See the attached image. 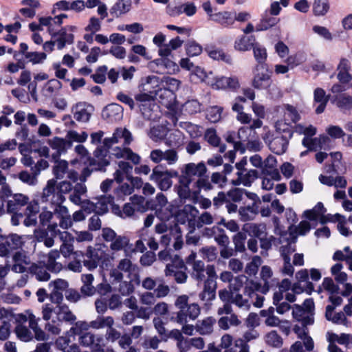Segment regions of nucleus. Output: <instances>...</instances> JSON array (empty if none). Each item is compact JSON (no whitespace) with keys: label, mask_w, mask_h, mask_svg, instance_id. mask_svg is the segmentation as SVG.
Returning <instances> with one entry per match:
<instances>
[{"label":"nucleus","mask_w":352,"mask_h":352,"mask_svg":"<svg viewBox=\"0 0 352 352\" xmlns=\"http://www.w3.org/2000/svg\"><path fill=\"white\" fill-rule=\"evenodd\" d=\"M314 308L315 305L313 299H306L302 306L298 305H294L292 316L303 327L311 325L314 322Z\"/></svg>","instance_id":"7"},{"label":"nucleus","mask_w":352,"mask_h":352,"mask_svg":"<svg viewBox=\"0 0 352 352\" xmlns=\"http://www.w3.org/2000/svg\"><path fill=\"white\" fill-rule=\"evenodd\" d=\"M151 65H155L157 67H160V69L157 70V72L159 73H170L175 72L177 68V65L167 57L157 58L153 60L151 63Z\"/></svg>","instance_id":"48"},{"label":"nucleus","mask_w":352,"mask_h":352,"mask_svg":"<svg viewBox=\"0 0 352 352\" xmlns=\"http://www.w3.org/2000/svg\"><path fill=\"white\" fill-rule=\"evenodd\" d=\"M325 212L326 209L323 204L318 202L311 210H305L304 212V216L311 221H316L322 216Z\"/></svg>","instance_id":"56"},{"label":"nucleus","mask_w":352,"mask_h":352,"mask_svg":"<svg viewBox=\"0 0 352 352\" xmlns=\"http://www.w3.org/2000/svg\"><path fill=\"white\" fill-rule=\"evenodd\" d=\"M47 142L50 148L55 151L52 155L53 160L58 159L62 154L67 152V148L72 146V144L68 142L66 139L59 137L49 139Z\"/></svg>","instance_id":"19"},{"label":"nucleus","mask_w":352,"mask_h":352,"mask_svg":"<svg viewBox=\"0 0 352 352\" xmlns=\"http://www.w3.org/2000/svg\"><path fill=\"white\" fill-rule=\"evenodd\" d=\"M218 326L221 329L224 331L228 330L231 327H238L241 324V321L239 319L235 314H230L229 316L221 317L218 322Z\"/></svg>","instance_id":"41"},{"label":"nucleus","mask_w":352,"mask_h":352,"mask_svg":"<svg viewBox=\"0 0 352 352\" xmlns=\"http://www.w3.org/2000/svg\"><path fill=\"white\" fill-rule=\"evenodd\" d=\"M15 333L19 339L23 342L30 341L33 338V335L30 330L26 326L18 324L15 327Z\"/></svg>","instance_id":"64"},{"label":"nucleus","mask_w":352,"mask_h":352,"mask_svg":"<svg viewBox=\"0 0 352 352\" xmlns=\"http://www.w3.org/2000/svg\"><path fill=\"white\" fill-rule=\"evenodd\" d=\"M11 270L16 273L23 274L27 272V267L31 265V258L25 251H17L12 256Z\"/></svg>","instance_id":"17"},{"label":"nucleus","mask_w":352,"mask_h":352,"mask_svg":"<svg viewBox=\"0 0 352 352\" xmlns=\"http://www.w3.org/2000/svg\"><path fill=\"white\" fill-rule=\"evenodd\" d=\"M280 243L283 241V240H287V243L285 245H282L280 248V255L282 258H285V256H290V255L295 252L296 246H295V239L289 235V238H285L284 236L281 237Z\"/></svg>","instance_id":"57"},{"label":"nucleus","mask_w":352,"mask_h":352,"mask_svg":"<svg viewBox=\"0 0 352 352\" xmlns=\"http://www.w3.org/2000/svg\"><path fill=\"white\" fill-rule=\"evenodd\" d=\"M114 324V319L111 316H98L91 321V327L95 329L111 327Z\"/></svg>","instance_id":"54"},{"label":"nucleus","mask_w":352,"mask_h":352,"mask_svg":"<svg viewBox=\"0 0 352 352\" xmlns=\"http://www.w3.org/2000/svg\"><path fill=\"white\" fill-rule=\"evenodd\" d=\"M191 267V277L197 281L204 280L206 274H207V267H205L204 263L199 260L197 262L192 263Z\"/></svg>","instance_id":"45"},{"label":"nucleus","mask_w":352,"mask_h":352,"mask_svg":"<svg viewBox=\"0 0 352 352\" xmlns=\"http://www.w3.org/2000/svg\"><path fill=\"white\" fill-rule=\"evenodd\" d=\"M140 110L146 120L155 121L160 117L159 106L155 102L147 105L142 104Z\"/></svg>","instance_id":"36"},{"label":"nucleus","mask_w":352,"mask_h":352,"mask_svg":"<svg viewBox=\"0 0 352 352\" xmlns=\"http://www.w3.org/2000/svg\"><path fill=\"white\" fill-rule=\"evenodd\" d=\"M60 252L58 250H52L47 254L45 265L48 271L54 273H58L61 271L63 265L56 260L60 258Z\"/></svg>","instance_id":"30"},{"label":"nucleus","mask_w":352,"mask_h":352,"mask_svg":"<svg viewBox=\"0 0 352 352\" xmlns=\"http://www.w3.org/2000/svg\"><path fill=\"white\" fill-rule=\"evenodd\" d=\"M211 20L228 27L234 23V13L230 12H219L211 15Z\"/></svg>","instance_id":"43"},{"label":"nucleus","mask_w":352,"mask_h":352,"mask_svg":"<svg viewBox=\"0 0 352 352\" xmlns=\"http://www.w3.org/2000/svg\"><path fill=\"white\" fill-rule=\"evenodd\" d=\"M133 140L131 132L126 128H117L113 133L112 137L106 138L103 140L104 146L110 148L115 144L120 143L124 147L116 146L112 149V155L116 158H123L131 161L134 164L140 162V156L134 153L131 148L126 147Z\"/></svg>","instance_id":"2"},{"label":"nucleus","mask_w":352,"mask_h":352,"mask_svg":"<svg viewBox=\"0 0 352 352\" xmlns=\"http://www.w3.org/2000/svg\"><path fill=\"white\" fill-rule=\"evenodd\" d=\"M205 140L212 146H219V152L223 153L226 149L225 144H220L221 139L217 135L216 130L210 128L208 129L204 134Z\"/></svg>","instance_id":"50"},{"label":"nucleus","mask_w":352,"mask_h":352,"mask_svg":"<svg viewBox=\"0 0 352 352\" xmlns=\"http://www.w3.org/2000/svg\"><path fill=\"white\" fill-rule=\"evenodd\" d=\"M91 106L85 102H78L72 107L74 118L78 122H87L91 117V112L89 111Z\"/></svg>","instance_id":"29"},{"label":"nucleus","mask_w":352,"mask_h":352,"mask_svg":"<svg viewBox=\"0 0 352 352\" xmlns=\"http://www.w3.org/2000/svg\"><path fill=\"white\" fill-rule=\"evenodd\" d=\"M160 78L156 76H148L146 78V82L142 85L143 90L148 93H141L135 96V100L139 102V107L142 104H149L155 102L154 97L157 95L155 89L159 86Z\"/></svg>","instance_id":"8"},{"label":"nucleus","mask_w":352,"mask_h":352,"mask_svg":"<svg viewBox=\"0 0 352 352\" xmlns=\"http://www.w3.org/2000/svg\"><path fill=\"white\" fill-rule=\"evenodd\" d=\"M102 152L100 148L96 149L94 152L96 159L91 164L96 166L95 170H104V168L109 164V161L105 157L106 156H102Z\"/></svg>","instance_id":"58"},{"label":"nucleus","mask_w":352,"mask_h":352,"mask_svg":"<svg viewBox=\"0 0 352 352\" xmlns=\"http://www.w3.org/2000/svg\"><path fill=\"white\" fill-rule=\"evenodd\" d=\"M94 277L91 274H82L81 280L83 283L80 292L85 296H91L96 294L95 287L92 285Z\"/></svg>","instance_id":"40"},{"label":"nucleus","mask_w":352,"mask_h":352,"mask_svg":"<svg viewBox=\"0 0 352 352\" xmlns=\"http://www.w3.org/2000/svg\"><path fill=\"white\" fill-rule=\"evenodd\" d=\"M42 317L47 321L45 325V331L54 336L60 333L63 322L73 324L76 320V315L65 303L55 306L49 303L44 305L42 307Z\"/></svg>","instance_id":"1"},{"label":"nucleus","mask_w":352,"mask_h":352,"mask_svg":"<svg viewBox=\"0 0 352 352\" xmlns=\"http://www.w3.org/2000/svg\"><path fill=\"white\" fill-rule=\"evenodd\" d=\"M55 164L53 166V174L55 176V179H61L65 177L67 174L69 167L68 162L64 160H54Z\"/></svg>","instance_id":"52"},{"label":"nucleus","mask_w":352,"mask_h":352,"mask_svg":"<svg viewBox=\"0 0 352 352\" xmlns=\"http://www.w3.org/2000/svg\"><path fill=\"white\" fill-rule=\"evenodd\" d=\"M208 85L214 89H236L239 87V80L236 77H214V75L211 80H208Z\"/></svg>","instance_id":"18"},{"label":"nucleus","mask_w":352,"mask_h":352,"mask_svg":"<svg viewBox=\"0 0 352 352\" xmlns=\"http://www.w3.org/2000/svg\"><path fill=\"white\" fill-rule=\"evenodd\" d=\"M56 35L58 37L55 42L57 45V48L60 50L64 48L66 44H71L74 42V35L67 33L65 29L59 30Z\"/></svg>","instance_id":"55"},{"label":"nucleus","mask_w":352,"mask_h":352,"mask_svg":"<svg viewBox=\"0 0 352 352\" xmlns=\"http://www.w3.org/2000/svg\"><path fill=\"white\" fill-rule=\"evenodd\" d=\"M154 209L158 218L162 220L168 219L170 212L167 210V199L163 193H158L155 197Z\"/></svg>","instance_id":"27"},{"label":"nucleus","mask_w":352,"mask_h":352,"mask_svg":"<svg viewBox=\"0 0 352 352\" xmlns=\"http://www.w3.org/2000/svg\"><path fill=\"white\" fill-rule=\"evenodd\" d=\"M289 138L284 135L276 136L268 143L270 149L277 155L284 153L287 150Z\"/></svg>","instance_id":"28"},{"label":"nucleus","mask_w":352,"mask_h":352,"mask_svg":"<svg viewBox=\"0 0 352 352\" xmlns=\"http://www.w3.org/2000/svg\"><path fill=\"white\" fill-rule=\"evenodd\" d=\"M86 192V186L82 183H77L69 196V200L75 205H80L82 200V196L85 195Z\"/></svg>","instance_id":"44"},{"label":"nucleus","mask_w":352,"mask_h":352,"mask_svg":"<svg viewBox=\"0 0 352 352\" xmlns=\"http://www.w3.org/2000/svg\"><path fill=\"white\" fill-rule=\"evenodd\" d=\"M272 72L266 64L256 65L254 69L252 85L256 89H264L270 87Z\"/></svg>","instance_id":"13"},{"label":"nucleus","mask_w":352,"mask_h":352,"mask_svg":"<svg viewBox=\"0 0 352 352\" xmlns=\"http://www.w3.org/2000/svg\"><path fill=\"white\" fill-rule=\"evenodd\" d=\"M276 131L278 133H284L285 135L289 138H292V131L291 130V123L287 121L284 117L280 120H278L275 122Z\"/></svg>","instance_id":"63"},{"label":"nucleus","mask_w":352,"mask_h":352,"mask_svg":"<svg viewBox=\"0 0 352 352\" xmlns=\"http://www.w3.org/2000/svg\"><path fill=\"white\" fill-rule=\"evenodd\" d=\"M102 236L106 242L110 243L109 248L113 253L120 251H124L126 255L129 253L132 244L128 236L118 235L113 230L109 228L102 229Z\"/></svg>","instance_id":"5"},{"label":"nucleus","mask_w":352,"mask_h":352,"mask_svg":"<svg viewBox=\"0 0 352 352\" xmlns=\"http://www.w3.org/2000/svg\"><path fill=\"white\" fill-rule=\"evenodd\" d=\"M123 272L126 273L129 278L133 277L136 284H140L139 267L128 258L120 259L116 267L110 271L109 276L113 280V283L124 278Z\"/></svg>","instance_id":"4"},{"label":"nucleus","mask_w":352,"mask_h":352,"mask_svg":"<svg viewBox=\"0 0 352 352\" xmlns=\"http://www.w3.org/2000/svg\"><path fill=\"white\" fill-rule=\"evenodd\" d=\"M192 182L185 179L184 178L178 176V184L176 186L177 192L179 197L182 199H189L191 196V190L190 184Z\"/></svg>","instance_id":"49"},{"label":"nucleus","mask_w":352,"mask_h":352,"mask_svg":"<svg viewBox=\"0 0 352 352\" xmlns=\"http://www.w3.org/2000/svg\"><path fill=\"white\" fill-rule=\"evenodd\" d=\"M260 276L262 281L263 282V286H261L259 283L250 280L249 284L253 287L255 291H260L263 294L267 293L270 289L276 287L278 285V279L273 277V272L270 267L264 265L262 267Z\"/></svg>","instance_id":"12"},{"label":"nucleus","mask_w":352,"mask_h":352,"mask_svg":"<svg viewBox=\"0 0 352 352\" xmlns=\"http://www.w3.org/2000/svg\"><path fill=\"white\" fill-rule=\"evenodd\" d=\"M333 311V307H326L325 317L327 320L336 324H342L348 327L349 320L344 313L342 311L334 313Z\"/></svg>","instance_id":"33"},{"label":"nucleus","mask_w":352,"mask_h":352,"mask_svg":"<svg viewBox=\"0 0 352 352\" xmlns=\"http://www.w3.org/2000/svg\"><path fill=\"white\" fill-rule=\"evenodd\" d=\"M259 207L255 205H248L241 207L239 210L240 219L243 221L253 220L258 214Z\"/></svg>","instance_id":"47"},{"label":"nucleus","mask_w":352,"mask_h":352,"mask_svg":"<svg viewBox=\"0 0 352 352\" xmlns=\"http://www.w3.org/2000/svg\"><path fill=\"white\" fill-rule=\"evenodd\" d=\"M236 175L237 179L232 180V184L234 186L243 184L245 186H251L252 183L258 177V171L254 169L238 171Z\"/></svg>","instance_id":"26"},{"label":"nucleus","mask_w":352,"mask_h":352,"mask_svg":"<svg viewBox=\"0 0 352 352\" xmlns=\"http://www.w3.org/2000/svg\"><path fill=\"white\" fill-rule=\"evenodd\" d=\"M256 43L254 36L243 35L237 38L234 42V48L241 52L248 51Z\"/></svg>","instance_id":"38"},{"label":"nucleus","mask_w":352,"mask_h":352,"mask_svg":"<svg viewBox=\"0 0 352 352\" xmlns=\"http://www.w3.org/2000/svg\"><path fill=\"white\" fill-rule=\"evenodd\" d=\"M179 173L175 170H163L159 166H155L150 175V179L156 183L157 187L162 191L170 189L173 185L172 178L178 177Z\"/></svg>","instance_id":"9"},{"label":"nucleus","mask_w":352,"mask_h":352,"mask_svg":"<svg viewBox=\"0 0 352 352\" xmlns=\"http://www.w3.org/2000/svg\"><path fill=\"white\" fill-rule=\"evenodd\" d=\"M57 235H53L52 230L47 228V230H41L36 232L35 236L38 242H43L47 248H52L54 245V238Z\"/></svg>","instance_id":"51"},{"label":"nucleus","mask_w":352,"mask_h":352,"mask_svg":"<svg viewBox=\"0 0 352 352\" xmlns=\"http://www.w3.org/2000/svg\"><path fill=\"white\" fill-rule=\"evenodd\" d=\"M24 243L23 238L17 234L6 236L4 241L0 244V256H8L11 250L21 248Z\"/></svg>","instance_id":"16"},{"label":"nucleus","mask_w":352,"mask_h":352,"mask_svg":"<svg viewBox=\"0 0 352 352\" xmlns=\"http://www.w3.org/2000/svg\"><path fill=\"white\" fill-rule=\"evenodd\" d=\"M131 0H118L111 8V14L116 17L129 12L131 8Z\"/></svg>","instance_id":"42"},{"label":"nucleus","mask_w":352,"mask_h":352,"mask_svg":"<svg viewBox=\"0 0 352 352\" xmlns=\"http://www.w3.org/2000/svg\"><path fill=\"white\" fill-rule=\"evenodd\" d=\"M43 203H47L52 206L56 204H63L65 201L64 195H61L57 188V181L55 179H49L46 186L43 188L40 195Z\"/></svg>","instance_id":"11"},{"label":"nucleus","mask_w":352,"mask_h":352,"mask_svg":"<svg viewBox=\"0 0 352 352\" xmlns=\"http://www.w3.org/2000/svg\"><path fill=\"white\" fill-rule=\"evenodd\" d=\"M277 161L275 157L269 155L264 161L261 169L263 175H268L272 179L279 181L281 178L278 170L276 168Z\"/></svg>","instance_id":"24"},{"label":"nucleus","mask_w":352,"mask_h":352,"mask_svg":"<svg viewBox=\"0 0 352 352\" xmlns=\"http://www.w3.org/2000/svg\"><path fill=\"white\" fill-rule=\"evenodd\" d=\"M187 295H181L177 298L175 306L178 309L175 320L179 324H186L188 320H195L201 314V307L197 303H188Z\"/></svg>","instance_id":"3"},{"label":"nucleus","mask_w":352,"mask_h":352,"mask_svg":"<svg viewBox=\"0 0 352 352\" xmlns=\"http://www.w3.org/2000/svg\"><path fill=\"white\" fill-rule=\"evenodd\" d=\"M94 200L95 213L97 214H104L109 210V206L114 201V197L111 195H103L100 197H96Z\"/></svg>","instance_id":"32"},{"label":"nucleus","mask_w":352,"mask_h":352,"mask_svg":"<svg viewBox=\"0 0 352 352\" xmlns=\"http://www.w3.org/2000/svg\"><path fill=\"white\" fill-rule=\"evenodd\" d=\"M322 290H324L330 295H332L338 294L340 288L336 284H335L331 278L327 277L323 279L322 285L319 287L318 293L321 292Z\"/></svg>","instance_id":"59"},{"label":"nucleus","mask_w":352,"mask_h":352,"mask_svg":"<svg viewBox=\"0 0 352 352\" xmlns=\"http://www.w3.org/2000/svg\"><path fill=\"white\" fill-rule=\"evenodd\" d=\"M217 323V320L213 316H207L196 322V331L201 336L211 335Z\"/></svg>","instance_id":"25"},{"label":"nucleus","mask_w":352,"mask_h":352,"mask_svg":"<svg viewBox=\"0 0 352 352\" xmlns=\"http://www.w3.org/2000/svg\"><path fill=\"white\" fill-rule=\"evenodd\" d=\"M21 318L23 321H28L29 327L34 331V337L37 340H45L48 336L45 332L39 327V318H36L32 313L27 312V315L21 316Z\"/></svg>","instance_id":"23"},{"label":"nucleus","mask_w":352,"mask_h":352,"mask_svg":"<svg viewBox=\"0 0 352 352\" xmlns=\"http://www.w3.org/2000/svg\"><path fill=\"white\" fill-rule=\"evenodd\" d=\"M149 158L155 164L165 161L168 165L172 166L177 162L179 155L177 151L174 148H170L166 151L157 148L151 151Z\"/></svg>","instance_id":"14"},{"label":"nucleus","mask_w":352,"mask_h":352,"mask_svg":"<svg viewBox=\"0 0 352 352\" xmlns=\"http://www.w3.org/2000/svg\"><path fill=\"white\" fill-rule=\"evenodd\" d=\"M314 101L320 104L316 109V113L320 114L324 112L327 104L329 100V95H326L324 90L322 88H316L314 93Z\"/></svg>","instance_id":"39"},{"label":"nucleus","mask_w":352,"mask_h":352,"mask_svg":"<svg viewBox=\"0 0 352 352\" xmlns=\"http://www.w3.org/2000/svg\"><path fill=\"white\" fill-rule=\"evenodd\" d=\"M123 116V108L118 104L111 103L106 106L102 111V117L109 122L120 120Z\"/></svg>","instance_id":"20"},{"label":"nucleus","mask_w":352,"mask_h":352,"mask_svg":"<svg viewBox=\"0 0 352 352\" xmlns=\"http://www.w3.org/2000/svg\"><path fill=\"white\" fill-rule=\"evenodd\" d=\"M207 171L206 166L204 163L199 162L198 164L188 163L184 165L181 171L180 177L192 182L195 177L201 178Z\"/></svg>","instance_id":"15"},{"label":"nucleus","mask_w":352,"mask_h":352,"mask_svg":"<svg viewBox=\"0 0 352 352\" xmlns=\"http://www.w3.org/2000/svg\"><path fill=\"white\" fill-rule=\"evenodd\" d=\"M101 338H96L95 335L90 332L82 333L79 338V342L84 346H91L96 349V352H104L103 349L99 344Z\"/></svg>","instance_id":"31"},{"label":"nucleus","mask_w":352,"mask_h":352,"mask_svg":"<svg viewBox=\"0 0 352 352\" xmlns=\"http://www.w3.org/2000/svg\"><path fill=\"white\" fill-rule=\"evenodd\" d=\"M203 235L208 238H213L219 245L230 244L229 237L226 235L225 230L218 226L205 228Z\"/></svg>","instance_id":"22"},{"label":"nucleus","mask_w":352,"mask_h":352,"mask_svg":"<svg viewBox=\"0 0 352 352\" xmlns=\"http://www.w3.org/2000/svg\"><path fill=\"white\" fill-rule=\"evenodd\" d=\"M265 339L267 344L274 348H280L283 344V338L276 331H271L267 333Z\"/></svg>","instance_id":"60"},{"label":"nucleus","mask_w":352,"mask_h":352,"mask_svg":"<svg viewBox=\"0 0 352 352\" xmlns=\"http://www.w3.org/2000/svg\"><path fill=\"white\" fill-rule=\"evenodd\" d=\"M85 256L87 258H92L93 260L99 263L100 261L104 258L105 252L100 247L92 248L89 246L87 250Z\"/></svg>","instance_id":"62"},{"label":"nucleus","mask_w":352,"mask_h":352,"mask_svg":"<svg viewBox=\"0 0 352 352\" xmlns=\"http://www.w3.org/2000/svg\"><path fill=\"white\" fill-rule=\"evenodd\" d=\"M49 228L52 230L53 235H58L61 245L60 246V254H61L63 257L69 258L72 255L78 256V252L74 251V243L75 238L71 233L67 231H60L58 229L57 223H52L49 225Z\"/></svg>","instance_id":"6"},{"label":"nucleus","mask_w":352,"mask_h":352,"mask_svg":"<svg viewBox=\"0 0 352 352\" xmlns=\"http://www.w3.org/2000/svg\"><path fill=\"white\" fill-rule=\"evenodd\" d=\"M29 202V197L22 193H15L10 196L7 203V210L10 213L18 212Z\"/></svg>","instance_id":"21"},{"label":"nucleus","mask_w":352,"mask_h":352,"mask_svg":"<svg viewBox=\"0 0 352 352\" xmlns=\"http://www.w3.org/2000/svg\"><path fill=\"white\" fill-rule=\"evenodd\" d=\"M45 265L32 263L29 267V272L35 275L36 278L39 281H47L50 278V274L47 272Z\"/></svg>","instance_id":"46"},{"label":"nucleus","mask_w":352,"mask_h":352,"mask_svg":"<svg viewBox=\"0 0 352 352\" xmlns=\"http://www.w3.org/2000/svg\"><path fill=\"white\" fill-rule=\"evenodd\" d=\"M168 129L163 125L151 127L148 133L149 138L154 142H160L167 135Z\"/></svg>","instance_id":"53"},{"label":"nucleus","mask_w":352,"mask_h":352,"mask_svg":"<svg viewBox=\"0 0 352 352\" xmlns=\"http://www.w3.org/2000/svg\"><path fill=\"white\" fill-rule=\"evenodd\" d=\"M165 274L166 276H173L175 281L179 284L186 283L188 277L184 272L175 270L173 267L169 264L166 265Z\"/></svg>","instance_id":"61"},{"label":"nucleus","mask_w":352,"mask_h":352,"mask_svg":"<svg viewBox=\"0 0 352 352\" xmlns=\"http://www.w3.org/2000/svg\"><path fill=\"white\" fill-rule=\"evenodd\" d=\"M332 102L343 113L352 110V96L348 94H342L335 96Z\"/></svg>","instance_id":"37"},{"label":"nucleus","mask_w":352,"mask_h":352,"mask_svg":"<svg viewBox=\"0 0 352 352\" xmlns=\"http://www.w3.org/2000/svg\"><path fill=\"white\" fill-rule=\"evenodd\" d=\"M250 281V280H248V278L245 275L236 276L234 277L231 283L229 284V289L233 293L237 292H239L245 284V292H248V294H250L248 289H251L252 291L254 290L253 289V287H251V285L249 284Z\"/></svg>","instance_id":"35"},{"label":"nucleus","mask_w":352,"mask_h":352,"mask_svg":"<svg viewBox=\"0 0 352 352\" xmlns=\"http://www.w3.org/2000/svg\"><path fill=\"white\" fill-rule=\"evenodd\" d=\"M242 230L249 235L258 239L266 236V226L263 223H247L243 225Z\"/></svg>","instance_id":"34"},{"label":"nucleus","mask_w":352,"mask_h":352,"mask_svg":"<svg viewBox=\"0 0 352 352\" xmlns=\"http://www.w3.org/2000/svg\"><path fill=\"white\" fill-rule=\"evenodd\" d=\"M207 278L204 280V289L199 293V298L202 301L209 302L216 297L217 273L213 265H207Z\"/></svg>","instance_id":"10"}]
</instances>
